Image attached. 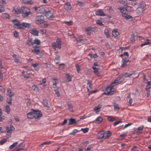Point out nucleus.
<instances>
[{"label":"nucleus","instance_id":"nucleus-1","mask_svg":"<svg viewBox=\"0 0 151 151\" xmlns=\"http://www.w3.org/2000/svg\"><path fill=\"white\" fill-rule=\"evenodd\" d=\"M115 85L113 84L112 83L111 85L108 86L106 88L105 92L102 95L105 94L106 95H111L114 93L113 89Z\"/></svg>","mask_w":151,"mask_h":151},{"label":"nucleus","instance_id":"nucleus-2","mask_svg":"<svg viewBox=\"0 0 151 151\" xmlns=\"http://www.w3.org/2000/svg\"><path fill=\"white\" fill-rule=\"evenodd\" d=\"M21 10L22 15L24 17H27L32 14L30 9L27 7L22 6Z\"/></svg>","mask_w":151,"mask_h":151},{"label":"nucleus","instance_id":"nucleus-3","mask_svg":"<svg viewBox=\"0 0 151 151\" xmlns=\"http://www.w3.org/2000/svg\"><path fill=\"white\" fill-rule=\"evenodd\" d=\"M53 48L55 50L56 48L60 49L61 47V42L60 40L59 39H57L56 42H53L52 44Z\"/></svg>","mask_w":151,"mask_h":151},{"label":"nucleus","instance_id":"nucleus-4","mask_svg":"<svg viewBox=\"0 0 151 151\" xmlns=\"http://www.w3.org/2000/svg\"><path fill=\"white\" fill-rule=\"evenodd\" d=\"M44 18L42 15L37 16L35 19V22L36 24H40L44 22Z\"/></svg>","mask_w":151,"mask_h":151},{"label":"nucleus","instance_id":"nucleus-5","mask_svg":"<svg viewBox=\"0 0 151 151\" xmlns=\"http://www.w3.org/2000/svg\"><path fill=\"white\" fill-rule=\"evenodd\" d=\"M31 111H34V119H39L41 117L42 115V114L40 110H35L33 109H32Z\"/></svg>","mask_w":151,"mask_h":151},{"label":"nucleus","instance_id":"nucleus-6","mask_svg":"<svg viewBox=\"0 0 151 151\" xmlns=\"http://www.w3.org/2000/svg\"><path fill=\"white\" fill-rule=\"evenodd\" d=\"M124 80V78L121 75L117 78L113 82V84L116 85L121 83Z\"/></svg>","mask_w":151,"mask_h":151},{"label":"nucleus","instance_id":"nucleus-7","mask_svg":"<svg viewBox=\"0 0 151 151\" xmlns=\"http://www.w3.org/2000/svg\"><path fill=\"white\" fill-rule=\"evenodd\" d=\"M43 14H45V17L47 18H53V13L50 11L47 10L46 9L43 12Z\"/></svg>","mask_w":151,"mask_h":151},{"label":"nucleus","instance_id":"nucleus-8","mask_svg":"<svg viewBox=\"0 0 151 151\" xmlns=\"http://www.w3.org/2000/svg\"><path fill=\"white\" fill-rule=\"evenodd\" d=\"M137 73H129L127 72H125L123 73L121 75L122 77H123L124 78H132L135 77V76H133V75H135Z\"/></svg>","mask_w":151,"mask_h":151},{"label":"nucleus","instance_id":"nucleus-9","mask_svg":"<svg viewBox=\"0 0 151 151\" xmlns=\"http://www.w3.org/2000/svg\"><path fill=\"white\" fill-rule=\"evenodd\" d=\"M52 82L53 83L52 86L53 88L59 89V87L57 86L59 83L58 80V79L53 78L52 80Z\"/></svg>","mask_w":151,"mask_h":151},{"label":"nucleus","instance_id":"nucleus-10","mask_svg":"<svg viewBox=\"0 0 151 151\" xmlns=\"http://www.w3.org/2000/svg\"><path fill=\"white\" fill-rule=\"evenodd\" d=\"M13 22L15 27L20 29L22 28L21 23H20L18 20H15L13 21Z\"/></svg>","mask_w":151,"mask_h":151},{"label":"nucleus","instance_id":"nucleus-11","mask_svg":"<svg viewBox=\"0 0 151 151\" xmlns=\"http://www.w3.org/2000/svg\"><path fill=\"white\" fill-rule=\"evenodd\" d=\"M145 10L142 9L139 7H137L136 13V17H138L139 16L142 15L144 13Z\"/></svg>","mask_w":151,"mask_h":151},{"label":"nucleus","instance_id":"nucleus-12","mask_svg":"<svg viewBox=\"0 0 151 151\" xmlns=\"http://www.w3.org/2000/svg\"><path fill=\"white\" fill-rule=\"evenodd\" d=\"M12 57L14 58V61L18 64L20 65L21 64V62L20 61L19 59V58L17 55L16 54H14L12 55Z\"/></svg>","mask_w":151,"mask_h":151},{"label":"nucleus","instance_id":"nucleus-13","mask_svg":"<svg viewBox=\"0 0 151 151\" xmlns=\"http://www.w3.org/2000/svg\"><path fill=\"white\" fill-rule=\"evenodd\" d=\"M32 52L35 54L37 55L40 56H42V53L40 51L39 49L37 47L35 46L33 50H32Z\"/></svg>","mask_w":151,"mask_h":151},{"label":"nucleus","instance_id":"nucleus-14","mask_svg":"<svg viewBox=\"0 0 151 151\" xmlns=\"http://www.w3.org/2000/svg\"><path fill=\"white\" fill-rule=\"evenodd\" d=\"M95 12V14L96 15H99L100 16H106V14H104L103 11L102 9H97Z\"/></svg>","mask_w":151,"mask_h":151},{"label":"nucleus","instance_id":"nucleus-15","mask_svg":"<svg viewBox=\"0 0 151 151\" xmlns=\"http://www.w3.org/2000/svg\"><path fill=\"white\" fill-rule=\"evenodd\" d=\"M128 61V60L126 58V59L123 57L122 58V61H121L122 65L121 67L122 68L125 67L127 65V63Z\"/></svg>","mask_w":151,"mask_h":151},{"label":"nucleus","instance_id":"nucleus-16","mask_svg":"<svg viewBox=\"0 0 151 151\" xmlns=\"http://www.w3.org/2000/svg\"><path fill=\"white\" fill-rule=\"evenodd\" d=\"M29 32L34 36H38V32L35 29H32L29 30Z\"/></svg>","mask_w":151,"mask_h":151},{"label":"nucleus","instance_id":"nucleus-17","mask_svg":"<svg viewBox=\"0 0 151 151\" xmlns=\"http://www.w3.org/2000/svg\"><path fill=\"white\" fill-rule=\"evenodd\" d=\"M35 10L37 12H40V13H43V12L44 11L45 9L43 8L42 7H34Z\"/></svg>","mask_w":151,"mask_h":151},{"label":"nucleus","instance_id":"nucleus-18","mask_svg":"<svg viewBox=\"0 0 151 151\" xmlns=\"http://www.w3.org/2000/svg\"><path fill=\"white\" fill-rule=\"evenodd\" d=\"M64 7V9L67 11L70 10L72 8L71 5L69 2L65 3Z\"/></svg>","mask_w":151,"mask_h":151},{"label":"nucleus","instance_id":"nucleus-19","mask_svg":"<svg viewBox=\"0 0 151 151\" xmlns=\"http://www.w3.org/2000/svg\"><path fill=\"white\" fill-rule=\"evenodd\" d=\"M34 111H31L30 112L28 113L27 114V117L29 119H34Z\"/></svg>","mask_w":151,"mask_h":151},{"label":"nucleus","instance_id":"nucleus-20","mask_svg":"<svg viewBox=\"0 0 151 151\" xmlns=\"http://www.w3.org/2000/svg\"><path fill=\"white\" fill-rule=\"evenodd\" d=\"M92 82L91 81L90 82H88L87 83V88L88 92H91V90H92Z\"/></svg>","mask_w":151,"mask_h":151},{"label":"nucleus","instance_id":"nucleus-21","mask_svg":"<svg viewBox=\"0 0 151 151\" xmlns=\"http://www.w3.org/2000/svg\"><path fill=\"white\" fill-rule=\"evenodd\" d=\"M145 3L142 1L140 2L138 5V7H139L145 10L146 7Z\"/></svg>","mask_w":151,"mask_h":151},{"label":"nucleus","instance_id":"nucleus-22","mask_svg":"<svg viewBox=\"0 0 151 151\" xmlns=\"http://www.w3.org/2000/svg\"><path fill=\"white\" fill-rule=\"evenodd\" d=\"M7 132H9L11 133H12V131H13L15 129L14 127L12 125H10V127H6Z\"/></svg>","mask_w":151,"mask_h":151},{"label":"nucleus","instance_id":"nucleus-23","mask_svg":"<svg viewBox=\"0 0 151 151\" xmlns=\"http://www.w3.org/2000/svg\"><path fill=\"white\" fill-rule=\"evenodd\" d=\"M102 105L101 104H99L97 106L94 108V111L96 114L98 113L100 111V109L102 108Z\"/></svg>","mask_w":151,"mask_h":151},{"label":"nucleus","instance_id":"nucleus-24","mask_svg":"<svg viewBox=\"0 0 151 151\" xmlns=\"http://www.w3.org/2000/svg\"><path fill=\"white\" fill-rule=\"evenodd\" d=\"M6 94L7 96H9V97H12L14 95V94L12 92L11 90L9 88H7Z\"/></svg>","mask_w":151,"mask_h":151},{"label":"nucleus","instance_id":"nucleus-25","mask_svg":"<svg viewBox=\"0 0 151 151\" xmlns=\"http://www.w3.org/2000/svg\"><path fill=\"white\" fill-rule=\"evenodd\" d=\"M93 29V27H89L85 28V31L87 32V33L89 35L91 34V31Z\"/></svg>","mask_w":151,"mask_h":151},{"label":"nucleus","instance_id":"nucleus-26","mask_svg":"<svg viewBox=\"0 0 151 151\" xmlns=\"http://www.w3.org/2000/svg\"><path fill=\"white\" fill-rule=\"evenodd\" d=\"M42 103L44 106L47 109H49L50 108V106L49 105L48 102L47 100L43 99L42 101Z\"/></svg>","mask_w":151,"mask_h":151},{"label":"nucleus","instance_id":"nucleus-27","mask_svg":"<svg viewBox=\"0 0 151 151\" xmlns=\"http://www.w3.org/2000/svg\"><path fill=\"white\" fill-rule=\"evenodd\" d=\"M146 41V42L141 45V47H142L145 45H150V46H151V40L149 39H147Z\"/></svg>","mask_w":151,"mask_h":151},{"label":"nucleus","instance_id":"nucleus-28","mask_svg":"<svg viewBox=\"0 0 151 151\" xmlns=\"http://www.w3.org/2000/svg\"><path fill=\"white\" fill-rule=\"evenodd\" d=\"M68 124L69 125L76 124V120L74 119L70 118L69 119Z\"/></svg>","mask_w":151,"mask_h":151},{"label":"nucleus","instance_id":"nucleus-29","mask_svg":"<svg viewBox=\"0 0 151 151\" xmlns=\"http://www.w3.org/2000/svg\"><path fill=\"white\" fill-rule=\"evenodd\" d=\"M111 135V134L109 131H106L104 132V139H106Z\"/></svg>","mask_w":151,"mask_h":151},{"label":"nucleus","instance_id":"nucleus-30","mask_svg":"<svg viewBox=\"0 0 151 151\" xmlns=\"http://www.w3.org/2000/svg\"><path fill=\"white\" fill-rule=\"evenodd\" d=\"M32 66H33L35 70L38 71L39 70V65L38 63H36L32 64Z\"/></svg>","mask_w":151,"mask_h":151},{"label":"nucleus","instance_id":"nucleus-31","mask_svg":"<svg viewBox=\"0 0 151 151\" xmlns=\"http://www.w3.org/2000/svg\"><path fill=\"white\" fill-rule=\"evenodd\" d=\"M125 8L126 9V11L132 12L134 10L133 8L129 6L126 5L125 6Z\"/></svg>","mask_w":151,"mask_h":151},{"label":"nucleus","instance_id":"nucleus-32","mask_svg":"<svg viewBox=\"0 0 151 151\" xmlns=\"http://www.w3.org/2000/svg\"><path fill=\"white\" fill-rule=\"evenodd\" d=\"M109 31L108 29L105 28L104 29V34L106 36L107 38H110V35L109 33Z\"/></svg>","mask_w":151,"mask_h":151},{"label":"nucleus","instance_id":"nucleus-33","mask_svg":"<svg viewBox=\"0 0 151 151\" xmlns=\"http://www.w3.org/2000/svg\"><path fill=\"white\" fill-rule=\"evenodd\" d=\"M104 132L102 131H100L98 133V139L104 138Z\"/></svg>","mask_w":151,"mask_h":151},{"label":"nucleus","instance_id":"nucleus-34","mask_svg":"<svg viewBox=\"0 0 151 151\" xmlns=\"http://www.w3.org/2000/svg\"><path fill=\"white\" fill-rule=\"evenodd\" d=\"M112 34L114 37H117L119 35V32L116 30H114L112 31Z\"/></svg>","mask_w":151,"mask_h":151},{"label":"nucleus","instance_id":"nucleus-35","mask_svg":"<svg viewBox=\"0 0 151 151\" xmlns=\"http://www.w3.org/2000/svg\"><path fill=\"white\" fill-rule=\"evenodd\" d=\"M21 25H22V28L23 27L29 28L30 26L31 25L30 23L25 22H22V23H21Z\"/></svg>","mask_w":151,"mask_h":151},{"label":"nucleus","instance_id":"nucleus-36","mask_svg":"<svg viewBox=\"0 0 151 151\" xmlns=\"http://www.w3.org/2000/svg\"><path fill=\"white\" fill-rule=\"evenodd\" d=\"M22 144H19L17 147L14 149L13 151H19L21 150L22 148Z\"/></svg>","mask_w":151,"mask_h":151},{"label":"nucleus","instance_id":"nucleus-37","mask_svg":"<svg viewBox=\"0 0 151 151\" xmlns=\"http://www.w3.org/2000/svg\"><path fill=\"white\" fill-rule=\"evenodd\" d=\"M41 43V41L39 40L37 38H35L33 41V44H36L37 45H39Z\"/></svg>","mask_w":151,"mask_h":151},{"label":"nucleus","instance_id":"nucleus-38","mask_svg":"<svg viewBox=\"0 0 151 151\" xmlns=\"http://www.w3.org/2000/svg\"><path fill=\"white\" fill-rule=\"evenodd\" d=\"M22 1L23 3L28 4H32L33 3L32 0H22Z\"/></svg>","mask_w":151,"mask_h":151},{"label":"nucleus","instance_id":"nucleus-39","mask_svg":"<svg viewBox=\"0 0 151 151\" xmlns=\"http://www.w3.org/2000/svg\"><path fill=\"white\" fill-rule=\"evenodd\" d=\"M122 17L126 19H130L132 17L131 15H127L126 13L122 14Z\"/></svg>","mask_w":151,"mask_h":151},{"label":"nucleus","instance_id":"nucleus-40","mask_svg":"<svg viewBox=\"0 0 151 151\" xmlns=\"http://www.w3.org/2000/svg\"><path fill=\"white\" fill-rule=\"evenodd\" d=\"M32 88L33 91L36 92H38L39 90V88L36 85H33Z\"/></svg>","mask_w":151,"mask_h":151},{"label":"nucleus","instance_id":"nucleus-41","mask_svg":"<svg viewBox=\"0 0 151 151\" xmlns=\"http://www.w3.org/2000/svg\"><path fill=\"white\" fill-rule=\"evenodd\" d=\"M107 119L109 121L111 122H113L116 119L114 117L111 116H108Z\"/></svg>","mask_w":151,"mask_h":151},{"label":"nucleus","instance_id":"nucleus-42","mask_svg":"<svg viewBox=\"0 0 151 151\" xmlns=\"http://www.w3.org/2000/svg\"><path fill=\"white\" fill-rule=\"evenodd\" d=\"M97 67H94V66H93L92 67V68L93 70V72L95 73V74L98 76H99V73L98 72V68Z\"/></svg>","mask_w":151,"mask_h":151},{"label":"nucleus","instance_id":"nucleus-43","mask_svg":"<svg viewBox=\"0 0 151 151\" xmlns=\"http://www.w3.org/2000/svg\"><path fill=\"white\" fill-rule=\"evenodd\" d=\"M22 75L25 78H29V76L28 73L26 71H25L24 70H23L22 72Z\"/></svg>","mask_w":151,"mask_h":151},{"label":"nucleus","instance_id":"nucleus-44","mask_svg":"<svg viewBox=\"0 0 151 151\" xmlns=\"http://www.w3.org/2000/svg\"><path fill=\"white\" fill-rule=\"evenodd\" d=\"M5 111L6 112L7 114H9L11 110V109L10 106L9 105H7L5 106Z\"/></svg>","mask_w":151,"mask_h":151},{"label":"nucleus","instance_id":"nucleus-45","mask_svg":"<svg viewBox=\"0 0 151 151\" xmlns=\"http://www.w3.org/2000/svg\"><path fill=\"white\" fill-rule=\"evenodd\" d=\"M103 119L101 117H99L96 118L95 122L97 124L100 123L103 120Z\"/></svg>","mask_w":151,"mask_h":151},{"label":"nucleus","instance_id":"nucleus-46","mask_svg":"<svg viewBox=\"0 0 151 151\" xmlns=\"http://www.w3.org/2000/svg\"><path fill=\"white\" fill-rule=\"evenodd\" d=\"M68 109L70 110V112H73L74 111V110L73 109V105L70 104H68Z\"/></svg>","mask_w":151,"mask_h":151},{"label":"nucleus","instance_id":"nucleus-47","mask_svg":"<svg viewBox=\"0 0 151 151\" xmlns=\"http://www.w3.org/2000/svg\"><path fill=\"white\" fill-rule=\"evenodd\" d=\"M118 9L120 11V12L122 13V14L124 13V12L126 11L125 7H119Z\"/></svg>","mask_w":151,"mask_h":151},{"label":"nucleus","instance_id":"nucleus-48","mask_svg":"<svg viewBox=\"0 0 151 151\" xmlns=\"http://www.w3.org/2000/svg\"><path fill=\"white\" fill-rule=\"evenodd\" d=\"M60 57L59 56L55 57L54 60L55 63L56 64H58L59 63L60 61Z\"/></svg>","mask_w":151,"mask_h":151},{"label":"nucleus","instance_id":"nucleus-49","mask_svg":"<svg viewBox=\"0 0 151 151\" xmlns=\"http://www.w3.org/2000/svg\"><path fill=\"white\" fill-rule=\"evenodd\" d=\"M124 56H125L126 57L125 58V59H126V58H127V59L128 56H129V54L128 52H124L123 54L120 55V56L122 57L123 58V57L124 58Z\"/></svg>","mask_w":151,"mask_h":151},{"label":"nucleus","instance_id":"nucleus-50","mask_svg":"<svg viewBox=\"0 0 151 151\" xmlns=\"http://www.w3.org/2000/svg\"><path fill=\"white\" fill-rule=\"evenodd\" d=\"M64 23H65V24H66L67 25H72L73 24V22L72 20H70L68 21H64Z\"/></svg>","mask_w":151,"mask_h":151},{"label":"nucleus","instance_id":"nucleus-51","mask_svg":"<svg viewBox=\"0 0 151 151\" xmlns=\"http://www.w3.org/2000/svg\"><path fill=\"white\" fill-rule=\"evenodd\" d=\"M27 44L29 46L32 45L34 47H35V46H34L33 42H32V40H28Z\"/></svg>","mask_w":151,"mask_h":151},{"label":"nucleus","instance_id":"nucleus-52","mask_svg":"<svg viewBox=\"0 0 151 151\" xmlns=\"http://www.w3.org/2000/svg\"><path fill=\"white\" fill-rule=\"evenodd\" d=\"M12 97H9L6 100V102L9 105H11L12 104Z\"/></svg>","mask_w":151,"mask_h":151},{"label":"nucleus","instance_id":"nucleus-53","mask_svg":"<svg viewBox=\"0 0 151 151\" xmlns=\"http://www.w3.org/2000/svg\"><path fill=\"white\" fill-rule=\"evenodd\" d=\"M13 12L17 14H19L21 13L22 10L20 9H16L14 10Z\"/></svg>","mask_w":151,"mask_h":151},{"label":"nucleus","instance_id":"nucleus-54","mask_svg":"<svg viewBox=\"0 0 151 151\" xmlns=\"http://www.w3.org/2000/svg\"><path fill=\"white\" fill-rule=\"evenodd\" d=\"M145 83H147V87L146 88H148V89H150L151 88V82L150 81H147Z\"/></svg>","mask_w":151,"mask_h":151},{"label":"nucleus","instance_id":"nucleus-55","mask_svg":"<svg viewBox=\"0 0 151 151\" xmlns=\"http://www.w3.org/2000/svg\"><path fill=\"white\" fill-rule=\"evenodd\" d=\"M113 106L114 107V110H118L119 109V107L118 105L115 103H114L113 104Z\"/></svg>","mask_w":151,"mask_h":151},{"label":"nucleus","instance_id":"nucleus-56","mask_svg":"<svg viewBox=\"0 0 151 151\" xmlns=\"http://www.w3.org/2000/svg\"><path fill=\"white\" fill-rule=\"evenodd\" d=\"M18 144L17 142H14L13 144L9 146V148L10 149H11L13 148H14V147H15Z\"/></svg>","mask_w":151,"mask_h":151},{"label":"nucleus","instance_id":"nucleus-57","mask_svg":"<svg viewBox=\"0 0 151 151\" xmlns=\"http://www.w3.org/2000/svg\"><path fill=\"white\" fill-rule=\"evenodd\" d=\"M127 135L126 134H124L120 135L119 136V139L121 140H123L124 138Z\"/></svg>","mask_w":151,"mask_h":151},{"label":"nucleus","instance_id":"nucleus-58","mask_svg":"<svg viewBox=\"0 0 151 151\" xmlns=\"http://www.w3.org/2000/svg\"><path fill=\"white\" fill-rule=\"evenodd\" d=\"M96 23L101 26L104 25V24L102 23V21L100 20H96Z\"/></svg>","mask_w":151,"mask_h":151},{"label":"nucleus","instance_id":"nucleus-59","mask_svg":"<svg viewBox=\"0 0 151 151\" xmlns=\"http://www.w3.org/2000/svg\"><path fill=\"white\" fill-rule=\"evenodd\" d=\"M5 11V9L3 5H0V12H2Z\"/></svg>","mask_w":151,"mask_h":151},{"label":"nucleus","instance_id":"nucleus-60","mask_svg":"<svg viewBox=\"0 0 151 151\" xmlns=\"http://www.w3.org/2000/svg\"><path fill=\"white\" fill-rule=\"evenodd\" d=\"M58 89H57V88H56L54 90L55 92V94L57 95V96H59L60 95V93L59 92L58 90Z\"/></svg>","mask_w":151,"mask_h":151},{"label":"nucleus","instance_id":"nucleus-61","mask_svg":"<svg viewBox=\"0 0 151 151\" xmlns=\"http://www.w3.org/2000/svg\"><path fill=\"white\" fill-rule=\"evenodd\" d=\"M78 132V131L77 129H74L73 130L72 132L71 133H70V134H71V135H75V134L76 133H77V132Z\"/></svg>","mask_w":151,"mask_h":151},{"label":"nucleus","instance_id":"nucleus-62","mask_svg":"<svg viewBox=\"0 0 151 151\" xmlns=\"http://www.w3.org/2000/svg\"><path fill=\"white\" fill-rule=\"evenodd\" d=\"M7 141L6 139H4L1 140L0 141V145H3L4 143H6Z\"/></svg>","mask_w":151,"mask_h":151},{"label":"nucleus","instance_id":"nucleus-63","mask_svg":"<svg viewBox=\"0 0 151 151\" xmlns=\"http://www.w3.org/2000/svg\"><path fill=\"white\" fill-rule=\"evenodd\" d=\"M65 66V65L62 63L61 64H60L59 68V69H63L64 68Z\"/></svg>","mask_w":151,"mask_h":151},{"label":"nucleus","instance_id":"nucleus-64","mask_svg":"<svg viewBox=\"0 0 151 151\" xmlns=\"http://www.w3.org/2000/svg\"><path fill=\"white\" fill-rule=\"evenodd\" d=\"M2 17L4 18H9L10 16L9 14H7L4 13L2 14Z\"/></svg>","mask_w":151,"mask_h":151}]
</instances>
